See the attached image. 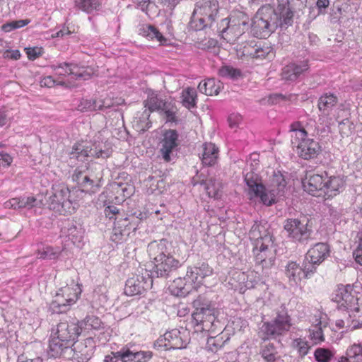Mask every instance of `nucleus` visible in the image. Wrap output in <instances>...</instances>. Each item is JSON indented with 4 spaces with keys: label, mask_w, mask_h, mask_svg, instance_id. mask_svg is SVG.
<instances>
[{
    "label": "nucleus",
    "mask_w": 362,
    "mask_h": 362,
    "mask_svg": "<svg viewBox=\"0 0 362 362\" xmlns=\"http://www.w3.org/2000/svg\"><path fill=\"white\" fill-rule=\"evenodd\" d=\"M293 12L288 5L279 4L276 9L270 5L259 8L252 18L251 28L253 35L265 38L278 27L287 28L293 23Z\"/></svg>",
    "instance_id": "nucleus-1"
},
{
    "label": "nucleus",
    "mask_w": 362,
    "mask_h": 362,
    "mask_svg": "<svg viewBox=\"0 0 362 362\" xmlns=\"http://www.w3.org/2000/svg\"><path fill=\"white\" fill-rule=\"evenodd\" d=\"M247 171L244 175L247 185V193L250 199L259 198L261 202L267 206L275 202L277 196H282L286 186V181L280 172L274 173L270 179L267 189L262 183L260 177L252 170Z\"/></svg>",
    "instance_id": "nucleus-2"
},
{
    "label": "nucleus",
    "mask_w": 362,
    "mask_h": 362,
    "mask_svg": "<svg viewBox=\"0 0 362 362\" xmlns=\"http://www.w3.org/2000/svg\"><path fill=\"white\" fill-rule=\"evenodd\" d=\"M148 252L153 259V272L157 277L166 278L182 265L179 260L170 255L169 245L164 239L149 243Z\"/></svg>",
    "instance_id": "nucleus-3"
},
{
    "label": "nucleus",
    "mask_w": 362,
    "mask_h": 362,
    "mask_svg": "<svg viewBox=\"0 0 362 362\" xmlns=\"http://www.w3.org/2000/svg\"><path fill=\"white\" fill-rule=\"evenodd\" d=\"M194 311L192 316L195 326L199 331L213 332L216 327L218 310L214 305L206 297L199 296L192 303Z\"/></svg>",
    "instance_id": "nucleus-4"
},
{
    "label": "nucleus",
    "mask_w": 362,
    "mask_h": 362,
    "mask_svg": "<svg viewBox=\"0 0 362 362\" xmlns=\"http://www.w3.org/2000/svg\"><path fill=\"white\" fill-rule=\"evenodd\" d=\"M217 0H209L197 4L192 13L189 25L196 30L211 28L218 13Z\"/></svg>",
    "instance_id": "nucleus-5"
},
{
    "label": "nucleus",
    "mask_w": 362,
    "mask_h": 362,
    "mask_svg": "<svg viewBox=\"0 0 362 362\" xmlns=\"http://www.w3.org/2000/svg\"><path fill=\"white\" fill-rule=\"evenodd\" d=\"M284 229L287 238L295 243L307 244L312 240L313 230L305 216L286 218L284 222Z\"/></svg>",
    "instance_id": "nucleus-6"
},
{
    "label": "nucleus",
    "mask_w": 362,
    "mask_h": 362,
    "mask_svg": "<svg viewBox=\"0 0 362 362\" xmlns=\"http://www.w3.org/2000/svg\"><path fill=\"white\" fill-rule=\"evenodd\" d=\"M248 18L242 15L241 18H230L221 21L218 32L227 42L234 44L249 27Z\"/></svg>",
    "instance_id": "nucleus-7"
},
{
    "label": "nucleus",
    "mask_w": 362,
    "mask_h": 362,
    "mask_svg": "<svg viewBox=\"0 0 362 362\" xmlns=\"http://www.w3.org/2000/svg\"><path fill=\"white\" fill-rule=\"evenodd\" d=\"M81 291L79 284L74 283L59 288L52 303V308L58 313L66 312L76 303Z\"/></svg>",
    "instance_id": "nucleus-8"
},
{
    "label": "nucleus",
    "mask_w": 362,
    "mask_h": 362,
    "mask_svg": "<svg viewBox=\"0 0 362 362\" xmlns=\"http://www.w3.org/2000/svg\"><path fill=\"white\" fill-rule=\"evenodd\" d=\"M332 300L337 303L339 310H346L353 314L356 313L358 317L362 315V307L358 305V298L353 293V288L350 285L339 287Z\"/></svg>",
    "instance_id": "nucleus-9"
},
{
    "label": "nucleus",
    "mask_w": 362,
    "mask_h": 362,
    "mask_svg": "<svg viewBox=\"0 0 362 362\" xmlns=\"http://www.w3.org/2000/svg\"><path fill=\"white\" fill-rule=\"evenodd\" d=\"M291 326L290 316L286 312L278 313L270 322H264L260 327L259 334L262 339H276L287 332Z\"/></svg>",
    "instance_id": "nucleus-10"
},
{
    "label": "nucleus",
    "mask_w": 362,
    "mask_h": 362,
    "mask_svg": "<svg viewBox=\"0 0 362 362\" xmlns=\"http://www.w3.org/2000/svg\"><path fill=\"white\" fill-rule=\"evenodd\" d=\"M70 191L64 184L54 185L52 187V194L47 199L50 209L59 214L71 213V202L69 199Z\"/></svg>",
    "instance_id": "nucleus-11"
},
{
    "label": "nucleus",
    "mask_w": 362,
    "mask_h": 362,
    "mask_svg": "<svg viewBox=\"0 0 362 362\" xmlns=\"http://www.w3.org/2000/svg\"><path fill=\"white\" fill-rule=\"evenodd\" d=\"M253 253L255 262L261 266L262 272L272 267L275 260L272 237L265 235L263 240L255 243Z\"/></svg>",
    "instance_id": "nucleus-12"
},
{
    "label": "nucleus",
    "mask_w": 362,
    "mask_h": 362,
    "mask_svg": "<svg viewBox=\"0 0 362 362\" xmlns=\"http://www.w3.org/2000/svg\"><path fill=\"white\" fill-rule=\"evenodd\" d=\"M330 255L329 246L325 243H317L310 247L306 255L305 272L306 274H314L317 267L322 264Z\"/></svg>",
    "instance_id": "nucleus-13"
},
{
    "label": "nucleus",
    "mask_w": 362,
    "mask_h": 362,
    "mask_svg": "<svg viewBox=\"0 0 362 362\" xmlns=\"http://www.w3.org/2000/svg\"><path fill=\"white\" fill-rule=\"evenodd\" d=\"M89 156H94L95 158H108L110 153L107 151H103L94 144L81 142L76 143L69 153L70 159L77 160L83 162Z\"/></svg>",
    "instance_id": "nucleus-14"
},
{
    "label": "nucleus",
    "mask_w": 362,
    "mask_h": 362,
    "mask_svg": "<svg viewBox=\"0 0 362 362\" xmlns=\"http://www.w3.org/2000/svg\"><path fill=\"white\" fill-rule=\"evenodd\" d=\"M289 132L292 144L299 146L303 141L308 139V135L315 136L318 134L315 121L309 119V122L304 127L300 122H294L289 127Z\"/></svg>",
    "instance_id": "nucleus-15"
},
{
    "label": "nucleus",
    "mask_w": 362,
    "mask_h": 362,
    "mask_svg": "<svg viewBox=\"0 0 362 362\" xmlns=\"http://www.w3.org/2000/svg\"><path fill=\"white\" fill-rule=\"evenodd\" d=\"M185 332H181L177 329L166 332L163 337L156 340L155 345L165 349H183L188 343L187 338L184 336Z\"/></svg>",
    "instance_id": "nucleus-16"
},
{
    "label": "nucleus",
    "mask_w": 362,
    "mask_h": 362,
    "mask_svg": "<svg viewBox=\"0 0 362 362\" xmlns=\"http://www.w3.org/2000/svg\"><path fill=\"white\" fill-rule=\"evenodd\" d=\"M212 273L213 269L207 263H198L197 265L187 268L185 280L194 284V288H196L202 284L204 278L211 276Z\"/></svg>",
    "instance_id": "nucleus-17"
},
{
    "label": "nucleus",
    "mask_w": 362,
    "mask_h": 362,
    "mask_svg": "<svg viewBox=\"0 0 362 362\" xmlns=\"http://www.w3.org/2000/svg\"><path fill=\"white\" fill-rule=\"evenodd\" d=\"M55 335L62 339V341L71 344L81 334L78 321L60 322L57 326Z\"/></svg>",
    "instance_id": "nucleus-18"
},
{
    "label": "nucleus",
    "mask_w": 362,
    "mask_h": 362,
    "mask_svg": "<svg viewBox=\"0 0 362 362\" xmlns=\"http://www.w3.org/2000/svg\"><path fill=\"white\" fill-rule=\"evenodd\" d=\"M178 134L175 130L170 129L165 132L160 142L159 152L164 161L171 160V155L177 146Z\"/></svg>",
    "instance_id": "nucleus-19"
},
{
    "label": "nucleus",
    "mask_w": 362,
    "mask_h": 362,
    "mask_svg": "<svg viewBox=\"0 0 362 362\" xmlns=\"http://www.w3.org/2000/svg\"><path fill=\"white\" fill-rule=\"evenodd\" d=\"M152 284V281L148 277L136 276L128 279L126 281L124 293L127 296H136L142 293L148 289Z\"/></svg>",
    "instance_id": "nucleus-20"
},
{
    "label": "nucleus",
    "mask_w": 362,
    "mask_h": 362,
    "mask_svg": "<svg viewBox=\"0 0 362 362\" xmlns=\"http://www.w3.org/2000/svg\"><path fill=\"white\" fill-rule=\"evenodd\" d=\"M71 352V344L68 341H62V339L54 333L49 340L48 355L52 358L66 357Z\"/></svg>",
    "instance_id": "nucleus-21"
},
{
    "label": "nucleus",
    "mask_w": 362,
    "mask_h": 362,
    "mask_svg": "<svg viewBox=\"0 0 362 362\" xmlns=\"http://www.w3.org/2000/svg\"><path fill=\"white\" fill-rule=\"evenodd\" d=\"M325 173L326 172L322 175L313 174L308 176L303 182L304 190L313 196H322L323 188L325 187Z\"/></svg>",
    "instance_id": "nucleus-22"
},
{
    "label": "nucleus",
    "mask_w": 362,
    "mask_h": 362,
    "mask_svg": "<svg viewBox=\"0 0 362 362\" xmlns=\"http://www.w3.org/2000/svg\"><path fill=\"white\" fill-rule=\"evenodd\" d=\"M323 188V196L332 198L342 192L345 186V180L341 176H328L325 173V180Z\"/></svg>",
    "instance_id": "nucleus-23"
},
{
    "label": "nucleus",
    "mask_w": 362,
    "mask_h": 362,
    "mask_svg": "<svg viewBox=\"0 0 362 362\" xmlns=\"http://www.w3.org/2000/svg\"><path fill=\"white\" fill-rule=\"evenodd\" d=\"M142 219V214H139V216H135L134 215L129 216V217H126L124 218L118 219L117 217L115 218V228L114 230L115 231V235H117L119 233L121 235L127 233H129V230H132L134 231L139 224L140 223Z\"/></svg>",
    "instance_id": "nucleus-24"
},
{
    "label": "nucleus",
    "mask_w": 362,
    "mask_h": 362,
    "mask_svg": "<svg viewBox=\"0 0 362 362\" xmlns=\"http://www.w3.org/2000/svg\"><path fill=\"white\" fill-rule=\"evenodd\" d=\"M308 69L309 65L308 61L289 64L282 69V79L289 82L295 81L300 75L307 71Z\"/></svg>",
    "instance_id": "nucleus-25"
},
{
    "label": "nucleus",
    "mask_w": 362,
    "mask_h": 362,
    "mask_svg": "<svg viewBox=\"0 0 362 362\" xmlns=\"http://www.w3.org/2000/svg\"><path fill=\"white\" fill-rule=\"evenodd\" d=\"M321 152V146L313 139H309L297 146V153L303 159L310 160L317 157Z\"/></svg>",
    "instance_id": "nucleus-26"
},
{
    "label": "nucleus",
    "mask_w": 362,
    "mask_h": 362,
    "mask_svg": "<svg viewBox=\"0 0 362 362\" xmlns=\"http://www.w3.org/2000/svg\"><path fill=\"white\" fill-rule=\"evenodd\" d=\"M337 103L338 99L337 96L332 93H327L321 95L317 101V107L320 112V117L329 116Z\"/></svg>",
    "instance_id": "nucleus-27"
},
{
    "label": "nucleus",
    "mask_w": 362,
    "mask_h": 362,
    "mask_svg": "<svg viewBox=\"0 0 362 362\" xmlns=\"http://www.w3.org/2000/svg\"><path fill=\"white\" fill-rule=\"evenodd\" d=\"M313 274H306L305 272V263L303 267L295 262H289L286 267V275L288 279L291 286H296L303 277H308Z\"/></svg>",
    "instance_id": "nucleus-28"
},
{
    "label": "nucleus",
    "mask_w": 362,
    "mask_h": 362,
    "mask_svg": "<svg viewBox=\"0 0 362 362\" xmlns=\"http://www.w3.org/2000/svg\"><path fill=\"white\" fill-rule=\"evenodd\" d=\"M91 339H86L85 343L74 342L71 346L72 352H74L73 357L78 361H87L90 358L93 354L92 347H88L87 343H90Z\"/></svg>",
    "instance_id": "nucleus-29"
},
{
    "label": "nucleus",
    "mask_w": 362,
    "mask_h": 362,
    "mask_svg": "<svg viewBox=\"0 0 362 362\" xmlns=\"http://www.w3.org/2000/svg\"><path fill=\"white\" fill-rule=\"evenodd\" d=\"M64 233L68 238L74 244L79 246L83 239L84 230L82 226L76 222H69L67 226L64 227Z\"/></svg>",
    "instance_id": "nucleus-30"
},
{
    "label": "nucleus",
    "mask_w": 362,
    "mask_h": 362,
    "mask_svg": "<svg viewBox=\"0 0 362 362\" xmlns=\"http://www.w3.org/2000/svg\"><path fill=\"white\" fill-rule=\"evenodd\" d=\"M202 161L204 165H214L218 158V148L212 143H205L202 146Z\"/></svg>",
    "instance_id": "nucleus-31"
},
{
    "label": "nucleus",
    "mask_w": 362,
    "mask_h": 362,
    "mask_svg": "<svg viewBox=\"0 0 362 362\" xmlns=\"http://www.w3.org/2000/svg\"><path fill=\"white\" fill-rule=\"evenodd\" d=\"M167 103L164 100L158 96L156 92L149 90L147 92V98L144 101V105L149 112L160 111L165 108Z\"/></svg>",
    "instance_id": "nucleus-32"
},
{
    "label": "nucleus",
    "mask_w": 362,
    "mask_h": 362,
    "mask_svg": "<svg viewBox=\"0 0 362 362\" xmlns=\"http://www.w3.org/2000/svg\"><path fill=\"white\" fill-rule=\"evenodd\" d=\"M221 86L222 83L220 81H216L214 78H208L199 83L198 90L206 95H213L219 93Z\"/></svg>",
    "instance_id": "nucleus-33"
},
{
    "label": "nucleus",
    "mask_w": 362,
    "mask_h": 362,
    "mask_svg": "<svg viewBox=\"0 0 362 362\" xmlns=\"http://www.w3.org/2000/svg\"><path fill=\"white\" fill-rule=\"evenodd\" d=\"M81 332L88 333L92 330H100L103 328V324L100 319L95 315H88L84 320L78 321Z\"/></svg>",
    "instance_id": "nucleus-34"
},
{
    "label": "nucleus",
    "mask_w": 362,
    "mask_h": 362,
    "mask_svg": "<svg viewBox=\"0 0 362 362\" xmlns=\"http://www.w3.org/2000/svg\"><path fill=\"white\" fill-rule=\"evenodd\" d=\"M204 185V189L209 197L218 199L221 196L222 185L216 179L211 177L205 181L201 182Z\"/></svg>",
    "instance_id": "nucleus-35"
},
{
    "label": "nucleus",
    "mask_w": 362,
    "mask_h": 362,
    "mask_svg": "<svg viewBox=\"0 0 362 362\" xmlns=\"http://www.w3.org/2000/svg\"><path fill=\"white\" fill-rule=\"evenodd\" d=\"M72 178L74 181L83 187V191L90 190L94 187V180L90 179L89 175L85 172L78 169L74 171Z\"/></svg>",
    "instance_id": "nucleus-36"
},
{
    "label": "nucleus",
    "mask_w": 362,
    "mask_h": 362,
    "mask_svg": "<svg viewBox=\"0 0 362 362\" xmlns=\"http://www.w3.org/2000/svg\"><path fill=\"white\" fill-rule=\"evenodd\" d=\"M197 91L194 88L187 87L181 93L182 104L187 109L194 108L197 103Z\"/></svg>",
    "instance_id": "nucleus-37"
},
{
    "label": "nucleus",
    "mask_w": 362,
    "mask_h": 362,
    "mask_svg": "<svg viewBox=\"0 0 362 362\" xmlns=\"http://www.w3.org/2000/svg\"><path fill=\"white\" fill-rule=\"evenodd\" d=\"M257 43L255 40H252L238 45L236 47L238 56L240 58L254 59Z\"/></svg>",
    "instance_id": "nucleus-38"
},
{
    "label": "nucleus",
    "mask_w": 362,
    "mask_h": 362,
    "mask_svg": "<svg viewBox=\"0 0 362 362\" xmlns=\"http://www.w3.org/2000/svg\"><path fill=\"white\" fill-rule=\"evenodd\" d=\"M74 4L76 7L87 13L100 10L102 5L101 0H74Z\"/></svg>",
    "instance_id": "nucleus-39"
},
{
    "label": "nucleus",
    "mask_w": 362,
    "mask_h": 362,
    "mask_svg": "<svg viewBox=\"0 0 362 362\" xmlns=\"http://www.w3.org/2000/svg\"><path fill=\"white\" fill-rule=\"evenodd\" d=\"M71 73L76 76V79L88 80L94 74L95 71L91 66H78L74 64V66L71 69Z\"/></svg>",
    "instance_id": "nucleus-40"
},
{
    "label": "nucleus",
    "mask_w": 362,
    "mask_h": 362,
    "mask_svg": "<svg viewBox=\"0 0 362 362\" xmlns=\"http://www.w3.org/2000/svg\"><path fill=\"white\" fill-rule=\"evenodd\" d=\"M141 34L151 40L156 39L158 42L163 44L166 42V39L158 31V30L153 25H146L140 30Z\"/></svg>",
    "instance_id": "nucleus-41"
},
{
    "label": "nucleus",
    "mask_w": 362,
    "mask_h": 362,
    "mask_svg": "<svg viewBox=\"0 0 362 362\" xmlns=\"http://www.w3.org/2000/svg\"><path fill=\"white\" fill-rule=\"evenodd\" d=\"M112 186L115 192L124 198L130 197L134 192L133 185L127 182H115Z\"/></svg>",
    "instance_id": "nucleus-42"
},
{
    "label": "nucleus",
    "mask_w": 362,
    "mask_h": 362,
    "mask_svg": "<svg viewBox=\"0 0 362 362\" xmlns=\"http://www.w3.org/2000/svg\"><path fill=\"white\" fill-rule=\"evenodd\" d=\"M172 287L175 292L177 290L176 295L185 296L189 293L191 289L194 288L193 285L185 281V279L178 278L173 281Z\"/></svg>",
    "instance_id": "nucleus-43"
},
{
    "label": "nucleus",
    "mask_w": 362,
    "mask_h": 362,
    "mask_svg": "<svg viewBox=\"0 0 362 362\" xmlns=\"http://www.w3.org/2000/svg\"><path fill=\"white\" fill-rule=\"evenodd\" d=\"M265 235L269 234L267 233L264 226L258 223H255L249 232L250 238L255 240V243L263 240Z\"/></svg>",
    "instance_id": "nucleus-44"
},
{
    "label": "nucleus",
    "mask_w": 362,
    "mask_h": 362,
    "mask_svg": "<svg viewBox=\"0 0 362 362\" xmlns=\"http://www.w3.org/2000/svg\"><path fill=\"white\" fill-rule=\"evenodd\" d=\"M218 75L221 77L237 79L241 76L240 69H235L233 66L225 65L218 69Z\"/></svg>",
    "instance_id": "nucleus-45"
},
{
    "label": "nucleus",
    "mask_w": 362,
    "mask_h": 362,
    "mask_svg": "<svg viewBox=\"0 0 362 362\" xmlns=\"http://www.w3.org/2000/svg\"><path fill=\"white\" fill-rule=\"evenodd\" d=\"M30 22V20L29 19L11 21L3 24L1 25V30L6 33H8L13 30L24 27L27 25Z\"/></svg>",
    "instance_id": "nucleus-46"
},
{
    "label": "nucleus",
    "mask_w": 362,
    "mask_h": 362,
    "mask_svg": "<svg viewBox=\"0 0 362 362\" xmlns=\"http://www.w3.org/2000/svg\"><path fill=\"white\" fill-rule=\"evenodd\" d=\"M314 356L317 362H330L334 357V353L327 349L317 348L315 351Z\"/></svg>",
    "instance_id": "nucleus-47"
},
{
    "label": "nucleus",
    "mask_w": 362,
    "mask_h": 362,
    "mask_svg": "<svg viewBox=\"0 0 362 362\" xmlns=\"http://www.w3.org/2000/svg\"><path fill=\"white\" fill-rule=\"evenodd\" d=\"M59 250L52 247H45L38 250V257L43 259H55L59 255Z\"/></svg>",
    "instance_id": "nucleus-48"
},
{
    "label": "nucleus",
    "mask_w": 362,
    "mask_h": 362,
    "mask_svg": "<svg viewBox=\"0 0 362 362\" xmlns=\"http://www.w3.org/2000/svg\"><path fill=\"white\" fill-rule=\"evenodd\" d=\"M225 341L219 335L209 337L206 341V349L212 352H216L223 346Z\"/></svg>",
    "instance_id": "nucleus-49"
},
{
    "label": "nucleus",
    "mask_w": 362,
    "mask_h": 362,
    "mask_svg": "<svg viewBox=\"0 0 362 362\" xmlns=\"http://www.w3.org/2000/svg\"><path fill=\"white\" fill-rule=\"evenodd\" d=\"M345 359L349 360V362H354L356 357L362 356V344H354L349 346L346 352Z\"/></svg>",
    "instance_id": "nucleus-50"
},
{
    "label": "nucleus",
    "mask_w": 362,
    "mask_h": 362,
    "mask_svg": "<svg viewBox=\"0 0 362 362\" xmlns=\"http://www.w3.org/2000/svg\"><path fill=\"white\" fill-rule=\"evenodd\" d=\"M276 354L275 347L271 343L262 349V356L267 362H274L276 360Z\"/></svg>",
    "instance_id": "nucleus-51"
},
{
    "label": "nucleus",
    "mask_w": 362,
    "mask_h": 362,
    "mask_svg": "<svg viewBox=\"0 0 362 362\" xmlns=\"http://www.w3.org/2000/svg\"><path fill=\"white\" fill-rule=\"evenodd\" d=\"M293 346L297 349L298 353L303 356L308 354L310 349V346L308 344V342L300 338L293 340Z\"/></svg>",
    "instance_id": "nucleus-52"
},
{
    "label": "nucleus",
    "mask_w": 362,
    "mask_h": 362,
    "mask_svg": "<svg viewBox=\"0 0 362 362\" xmlns=\"http://www.w3.org/2000/svg\"><path fill=\"white\" fill-rule=\"evenodd\" d=\"M271 50L272 48L270 47L262 45L261 43H257L254 59H264L270 53Z\"/></svg>",
    "instance_id": "nucleus-53"
},
{
    "label": "nucleus",
    "mask_w": 362,
    "mask_h": 362,
    "mask_svg": "<svg viewBox=\"0 0 362 362\" xmlns=\"http://www.w3.org/2000/svg\"><path fill=\"white\" fill-rule=\"evenodd\" d=\"M80 111H93L98 110V101L83 100L78 106Z\"/></svg>",
    "instance_id": "nucleus-54"
},
{
    "label": "nucleus",
    "mask_w": 362,
    "mask_h": 362,
    "mask_svg": "<svg viewBox=\"0 0 362 362\" xmlns=\"http://www.w3.org/2000/svg\"><path fill=\"white\" fill-rule=\"evenodd\" d=\"M74 66L73 63H62L59 64L58 66H54V71L59 76H66L71 75L73 74L71 73V69Z\"/></svg>",
    "instance_id": "nucleus-55"
},
{
    "label": "nucleus",
    "mask_w": 362,
    "mask_h": 362,
    "mask_svg": "<svg viewBox=\"0 0 362 362\" xmlns=\"http://www.w3.org/2000/svg\"><path fill=\"white\" fill-rule=\"evenodd\" d=\"M39 204H41L40 201H37V199L33 196L31 197H21V209H31Z\"/></svg>",
    "instance_id": "nucleus-56"
},
{
    "label": "nucleus",
    "mask_w": 362,
    "mask_h": 362,
    "mask_svg": "<svg viewBox=\"0 0 362 362\" xmlns=\"http://www.w3.org/2000/svg\"><path fill=\"white\" fill-rule=\"evenodd\" d=\"M119 362H136L134 352L129 349L118 351Z\"/></svg>",
    "instance_id": "nucleus-57"
},
{
    "label": "nucleus",
    "mask_w": 362,
    "mask_h": 362,
    "mask_svg": "<svg viewBox=\"0 0 362 362\" xmlns=\"http://www.w3.org/2000/svg\"><path fill=\"white\" fill-rule=\"evenodd\" d=\"M356 317H358V314H356V313H354V314L352 313H349L348 316L346 317V320H344V319H337L335 322V325L339 329L346 327L347 329H349V327H351L350 319L351 317L355 318Z\"/></svg>",
    "instance_id": "nucleus-58"
},
{
    "label": "nucleus",
    "mask_w": 362,
    "mask_h": 362,
    "mask_svg": "<svg viewBox=\"0 0 362 362\" xmlns=\"http://www.w3.org/2000/svg\"><path fill=\"white\" fill-rule=\"evenodd\" d=\"M310 335L315 344H317L325 340L322 329L320 327H315V329L310 331Z\"/></svg>",
    "instance_id": "nucleus-59"
},
{
    "label": "nucleus",
    "mask_w": 362,
    "mask_h": 362,
    "mask_svg": "<svg viewBox=\"0 0 362 362\" xmlns=\"http://www.w3.org/2000/svg\"><path fill=\"white\" fill-rule=\"evenodd\" d=\"M136 362H147L152 357V353L151 351H136L134 352Z\"/></svg>",
    "instance_id": "nucleus-60"
},
{
    "label": "nucleus",
    "mask_w": 362,
    "mask_h": 362,
    "mask_svg": "<svg viewBox=\"0 0 362 362\" xmlns=\"http://www.w3.org/2000/svg\"><path fill=\"white\" fill-rule=\"evenodd\" d=\"M241 121H242L241 115L239 114H237V113L230 114L228 118L229 127L231 129L238 128V127Z\"/></svg>",
    "instance_id": "nucleus-61"
},
{
    "label": "nucleus",
    "mask_w": 362,
    "mask_h": 362,
    "mask_svg": "<svg viewBox=\"0 0 362 362\" xmlns=\"http://www.w3.org/2000/svg\"><path fill=\"white\" fill-rule=\"evenodd\" d=\"M26 54L30 59L34 60L42 54V47H29L26 48Z\"/></svg>",
    "instance_id": "nucleus-62"
},
{
    "label": "nucleus",
    "mask_w": 362,
    "mask_h": 362,
    "mask_svg": "<svg viewBox=\"0 0 362 362\" xmlns=\"http://www.w3.org/2000/svg\"><path fill=\"white\" fill-rule=\"evenodd\" d=\"M339 127L341 134L349 136V134L351 132V124L348 119H344L339 122Z\"/></svg>",
    "instance_id": "nucleus-63"
},
{
    "label": "nucleus",
    "mask_w": 362,
    "mask_h": 362,
    "mask_svg": "<svg viewBox=\"0 0 362 362\" xmlns=\"http://www.w3.org/2000/svg\"><path fill=\"white\" fill-rule=\"evenodd\" d=\"M329 4V0H317L316 7L318 9V14H325Z\"/></svg>",
    "instance_id": "nucleus-64"
}]
</instances>
